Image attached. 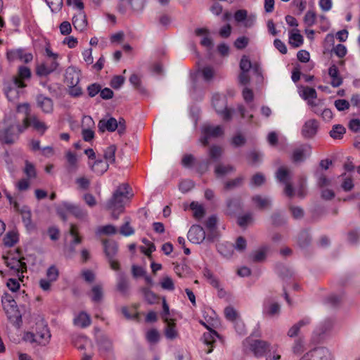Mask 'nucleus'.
<instances>
[{
    "mask_svg": "<svg viewBox=\"0 0 360 360\" xmlns=\"http://www.w3.org/2000/svg\"><path fill=\"white\" fill-rule=\"evenodd\" d=\"M129 184H120L105 203V209L112 212L114 219H117L120 214L124 211V199L129 198Z\"/></svg>",
    "mask_w": 360,
    "mask_h": 360,
    "instance_id": "nucleus-1",
    "label": "nucleus"
},
{
    "mask_svg": "<svg viewBox=\"0 0 360 360\" xmlns=\"http://www.w3.org/2000/svg\"><path fill=\"white\" fill-rule=\"evenodd\" d=\"M32 72L30 68L20 65L18 68L17 75L13 76L10 82L5 86L4 91L9 100L14 99L18 94V89L27 86L26 81L30 80Z\"/></svg>",
    "mask_w": 360,
    "mask_h": 360,
    "instance_id": "nucleus-2",
    "label": "nucleus"
},
{
    "mask_svg": "<svg viewBox=\"0 0 360 360\" xmlns=\"http://www.w3.org/2000/svg\"><path fill=\"white\" fill-rule=\"evenodd\" d=\"M1 302L8 319L19 328L22 323V316L13 296L7 292L4 293L1 297Z\"/></svg>",
    "mask_w": 360,
    "mask_h": 360,
    "instance_id": "nucleus-3",
    "label": "nucleus"
},
{
    "mask_svg": "<svg viewBox=\"0 0 360 360\" xmlns=\"http://www.w3.org/2000/svg\"><path fill=\"white\" fill-rule=\"evenodd\" d=\"M212 105L217 113L225 121H229L232 117V110L227 108V101L226 98L221 97L219 94L212 96Z\"/></svg>",
    "mask_w": 360,
    "mask_h": 360,
    "instance_id": "nucleus-4",
    "label": "nucleus"
},
{
    "mask_svg": "<svg viewBox=\"0 0 360 360\" xmlns=\"http://www.w3.org/2000/svg\"><path fill=\"white\" fill-rule=\"evenodd\" d=\"M247 342H248L250 350L257 358L265 356L272 350L271 344L267 341L248 339Z\"/></svg>",
    "mask_w": 360,
    "mask_h": 360,
    "instance_id": "nucleus-5",
    "label": "nucleus"
},
{
    "mask_svg": "<svg viewBox=\"0 0 360 360\" xmlns=\"http://www.w3.org/2000/svg\"><path fill=\"white\" fill-rule=\"evenodd\" d=\"M331 352L326 347H315L305 353L299 360H333Z\"/></svg>",
    "mask_w": 360,
    "mask_h": 360,
    "instance_id": "nucleus-6",
    "label": "nucleus"
},
{
    "mask_svg": "<svg viewBox=\"0 0 360 360\" xmlns=\"http://www.w3.org/2000/svg\"><path fill=\"white\" fill-rule=\"evenodd\" d=\"M311 154V146L309 144H302L292 150L290 160L294 164L301 163L304 162Z\"/></svg>",
    "mask_w": 360,
    "mask_h": 360,
    "instance_id": "nucleus-7",
    "label": "nucleus"
},
{
    "mask_svg": "<svg viewBox=\"0 0 360 360\" xmlns=\"http://www.w3.org/2000/svg\"><path fill=\"white\" fill-rule=\"evenodd\" d=\"M18 139L15 134V124H9L0 129V143L6 145H13Z\"/></svg>",
    "mask_w": 360,
    "mask_h": 360,
    "instance_id": "nucleus-8",
    "label": "nucleus"
},
{
    "mask_svg": "<svg viewBox=\"0 0 360 360\" xmlns=\"http://www.w3.org/2000/svg\"><path fill=\"white\" fill-rule=\"evenodd\" d=\"M98 349L101 355L105 360H114L113 347L112 341L105 336H102L98 340Z\"/></svg>",
    "mask_w": 360,
    "mask_h": 360,
    "instance_id": "nucleus-9",
    "label": "nucleus"
},
{
    "mask_svg": "<svg viewBox=\"0 0 360 360\" xmlns=\"http://www.w3.org/2000/svg\"><path fill=\"white\" fill-rule=\"evenodd\" d=\"M281 313V306L275 302L272 297H267L264 299L262 306V314L268 317L278 316Z\"/></svg>",
    "mask_w": 360,
    "mask_h": 360,
    "instance_id": "nucleus-10",
    "label": "nucleus"
},
{
    "mask_svg": "<svg viewBox=\"0 0 360 360\" xmlns=\"http://www.w3.org/2000/svg\"><path fill=\"white\" fill-rule=\"evenodd\" d=\"M6 58L10 62L19 60L25 63H28L32 60L33 55L30 52H25L23 49H18L8 51Z\"/></svg>",
    "mask_w": 360,
    "mask_h": 360,
    "instance_id": "nucleus-11",
    "label": "nucleus"
},
{
    "mask_svg": "<svg viewBox=\"0 0 360 360\" xmlns=\"http://www.w3.org/2000/svg\"><path fill=\"white\" fill-rule=\"evenodd\" d=\"M201 324H202L209 331L204 333L201 340L205 345H206L210 348L206 351L207 354H210L213 351L214 344L216 342V338H220L219 334L214 329H212L208 325L205 323L200 321Z\"/></svg>",
    "mask_w": 360,
    "mask_h": 360,
    "instance_id": "nucleus-12",
    "label": "nucleus"
},
{
    "mask_svg": "<svg viewBox=\"0 0 360 360\" xmlns=\"http://www.w3.org/2000/svg\"><path fill=\"white\" fill-rule=\"evenodd\" d=\"M187 237L190 242L200 244L205 240L206 233L201 226L195 224L190 228Z\"/></svg>",
    "mask_w": 360,
    "mask_h": 360,
    "instance_id": "nucleus-13",
    "label": "nucleus"
},
{
    "mask_svg": "<svg viewBox=\"0 0 360 360\" xmlns=\"http://www.w3.org/2000/svg\"><path fill=\"white\" fill-rule=\"evenodd\" d=\"M35 335L37 345L46 346L49 343L51 335L47 325L44 323H37Z\"/></svg>",
    "mask_w": 360,
    "mask_h": 360,
    "instance_id": "nucleus-14",
    "label": "nucleus"
},
{
    "mask_svg": "<svg viewBox=\"0 0 360 360\" xmlns=\"http://www.w3.org/2000/svg\"><path fill=\"white\" fill-rule=\"evenodd\" d=\"M319 128V124L316 120H309L303 124L301 130V134L304 139H312L316 135Z\"/></svg>",
    "mask_w": 360,
    "mask_h": 360,
    "instance_id": "nucleus-15",
    "label": "nucleus"
},
{
    "mask_svg": "<svg viewBox=\"0 0 360 360\" xmlns=\"http://www.w3.org/2000/svg\"><path fill=\"white\" fill-rule=\"evenodd\" d=\"M56 60H46L36 68V74L39 77H46L54 72L58 67Z\"/></svg>",
    "mask_w": 360,
    "mask_h": 360,
    "instance_id": "nucleus-16",
    "label": "nucleus"
},
{
    "mask_svg": "<svg viewBox=\"0 0 360 360\" xmlns=\"http://www.w3.org/2000/svg\"><path fill=\"white\" fill-rule=\"evenodd\" d=\"M226 214L234 216L243 210V202L240 197L229 198L226 201Z\"/></svg>",
    "mask_w": 360,
    "mask_h": 360,
    "instance_id": "nucleus-17",
    "label": "nucleus"
},
{
    "mask_svg": "<svg viewBox=\"0 0 360 360\" xmlns=\"http://www.w3.org/2000/svg\"><path fill=\"white\" fill-rule=\"evenodd\" d=\"M6 266L9 267L11 270L17 274L20 279L24 276L22 274L27 271V264L23 262L22 259H17L15 258H11L10 260L6 262Z\"/></svg>",
    "mask_w": 360,
    "mask_h": 360,
    "instance_id": "nucleus-18",
    "label": "nucleus"
},
{
    "mask_svg": "<svg viewBox=\"0 0 360 360\" xmlns=\"http://www.w3.org/2000/svg\"><path fill=\"white\" fill-rule=\"evenodd\" d=\"M334 323L335 321L333 319H326L319 325L314 330V334L319 337V340H323L332 330Z\"/></svg>",
    "mask_w": 360,
    "mask_h": 360,
    "instance_id": "nucleus-19",
    "label": "nucleus"
},
{
    "mask_svg": "<svg viewBox=\"0 0 360 360\" xmlns=\"http://www.w3.org/2000/svg\"><path fill=\"white\" fill-rule=\"evenodd\" d=\"M36 103L43 112L46 114L51 113L53 110V102L51 98L39 94L36 96Z\"/></svg>",
    "mask_w": 360,
    "mask_h": 360,
    "instance_id": "nucleus-20",
    "label": "nucleus"
},
{
    "mask_svg": "<svg viewBox=\"0 0 360 360\" xmlns=\"http://www.w3.org/2000/svg\"><path fill=\"white\" fill-rule=\"evenodd\" d=\"M81 72L74 66L68 67L65 73V82L68 86L76 85L79 82Z\"/></svg>",
    "mask_w": 360,
    "mask_h": 360,
    "instance_id": "nucleus-21",
    "label": "nucleus"
},
{
    "mask_svg": "<svg viewBox=\"0 0 360 360\" xmlns=\"http://www.w3.org/2000/svg\"><path fill=\"white\" fill-rule=\"evenodd\" d=\"M64 206L69 213L78 219L84 220L88 216L87 212L77 205L65 201Z\"/></svg>",
    "mask_w": 360,
    "mask_h": 360,
    "instance_id": "nucleus-22",
    "label": "nucleus"
},
{
    "mask_svg": "<svg viewBox=\"0 0 360 360\" xmlns=\"http://www.w3.org/2000/svg\"><path fill=\"white\" fill-rule=\"evenodd\" d=\"M98 128L101 133H103L105 131L113 132L117 128V120L112 117L108 120L102 119L98 122Z\"/></svg>",
    "mask_w": 360,
    "mask_h": 360,
    "instance_id": "nucleus-23",
    "label": "nucleus"
},
{
    "mask_svg": "<svg viewBox=\"0 0 360 360\" xmlns=\"http://www.w3.org/2000/svg\"><path fill=\"white\" fill-rule=\"evenodd\" d=\"M72 25L75 30L83 32L87 27V19L84 11H79L72 18Z\"/></svg>",
    "mask_w": 360,
    "mask_h": 360,
    "instance_id": "nucleus-24",
    "label": "nucleus"
},
{
    "mask_svg": "<svg viewBox=\"0 0 360 360\" xmlns=\"http://www.w3.org/2000/svg\"><path fill=\"white\" fill-rule=\"evenodd\" d=\"M104 253L108 259H111L115 257L118 251L117 243L114 240H103Z\"/></svg>",
    "mask_w": 360,
    "mask_h": 360,
    "instance_id": "nucleus-25",
    "label": "nucleus"
},
{
    "mask_svg": "<svg viewBox=\"0 0 360 360\" xmlns=\"http://www.w3.org/2000/svg\"><path fill=\"white\" fill-rule=\"evenodd\" d=\"M116 289L123 296H126L128 295V290L129 289V283L127 277L124 273H120L118 274Z\"/></svg>",
    "mask_w": 360,
    "mask_h": 360,
    "instance_id": "nucleus-26",
    "label": "nucleus"
},
{
    "mask_svg": "<svg viewBox=\"0 0 360 360\" xmlns=\"http://www.w3.org/2000/svg\"><path fill=\"white\" fill-rule=\"evenodd\" d=\"M236 171V168L231 165L218 163L214 167V174L217 178H222L226 175Z\"/></svg>",
    "mask_w": 360,
    "mask_h": 360,
    "instance_id": "nucleus-27",
    "label": "nucleus"
},
{
    "mask_svg": "<svg viewBox=\"0 0 360 360\" xmlns=\"http://www.w3.org/2000/svg\"><path fill=\"white\" fill-rule=\"evenodd\" d=\"M311 323V319L309 317H305L297 323H295L288 331V336L290 338L297 337L300 333V328Z\"/></svg>",
    "mask_w": 360,
    "mask_h": 360,
    "instance_id": "nucleus-28",
    "label": "nucleus"
},
{
    "mask_svg": "<svg viewBox=\"0 0 360 360\" xmlns=\"http://www.w3.org/2000/svg\"><path fill=\"white\" fill-rule=\"evenodd\" d=\"M328 75L331 77L330 84L333 87H338L342 84V78L339 75L338 68L333 64L328 69Z\"/></svg>",
    "mask_w": 360,
    "mask_h": 360,
    "instance_id": "nucleus-29",
    "label": "nucleus"
},
{
    "mask_svg": "<svg viewBox=\"0 0 360 360\" xmlns=\"http://www.w3.org/2000/svg\"><path fill=\"white\" fill-rule=\"evenodd\" d=\"M276 178L281 184H288L291 181V174L290 170L285 167H280L276 172Z\"/></svg>",
    "mask_w": 360,
    "mask_h": 360,
    "instance_id": "nucleus-30",
    "label": "nucleus"
},
{
    "mask_svg": "<svg viewBox=\"0 0 360 360\" xmlns=\"http://www.w3.org/2000/svg\"><path fill=\"white\" fill-rule=\"evenodd\" d=\"M108 168L109 163L102 159L95 160L94 164L91 166V170L99 176L103 175L105 172H107Z\"/></svg>",
    "mask_w": 360,
    "mask_h": 360,
    "instance_id": "nucleus-31",
    "label": "nucleus"
},
{
    "mask_svg": "<svg viewBox=\"0 0 360 360\" xmlns=\"http://www.w3.org/2000/svg\"><path fill=\"white\" fill-rule=\"evenodd\" d=\"M304 39L297 29L292 30L289 34V44L294 48H297L303 44Z\"/></svg>",
    "mask_w": 360,
    "mask_h": 360,
    "instance_id": "nucleus-32",
    "label": "nucleus"
},
{
    "mask_svg": "<svg viewBox=\"0 0 360 360\" xmlns=\"http://www.w3.org/2000/svg\"><path fill=\"white\" fill-rule=\"evenodd\" d=\"M91 320L90 316L84 311L80 312L75 319L74 324L82 328H86L91 325Z\"/></svg>",
    "mask_w": 360,
    "mask_h": 360,
    "instance_id": "nucleus-33",
    "label": "nucleus"
},
{
    "mask_svg": "<svg viewBox=\"0 0 360 360\" xmlns=\"http://www.w3.org/2000/svg\"><path fill=\"white\" fill-rule=\"evenodd\" d=\"M91 300L93 302L99 303L103 298V286L101 284L94 285L91 289Z\"/></svg>",
    "mask_w": 360,
    "mask_h": 360,
    "instance_id": "nucleus-34",
    "label": "nucleus"
},
{
    "mask_svg": "<svg viewBox=\"0 0 360 360\" xmlns=\"http://www.w3.org/2000/svg\"><path fill=\"white\" fill-rule=\"evenodd\" d=\"M252 200L255 204L256 207L259 210L269 208L271 205V201L269 198H263L260 195L252 196Z\"/></svg>",
    "mask_w": 360,
    "mask_h": 360,
    "instance_id": "nucleus-35",
    "label": "nucleus"
},
{
    "mask_svg": "<svg viewBox=\"0 0 360 360\" xmlns=\"http://www.w3.org/2000/svg\"><path fill=\"white\" fill-rule=\"evenodd\" d=\"M117 150V146L115 144H112L108 146L103 151V158L109 164H114L115 162V153Z\"/></svg>",
    "mask_w": 360,
    "mask_h": 360,
    "instance_id": "nucleus-36",
    "label": "nucleus"
},
{
    "mask_svg": "<svg viewBox=\"0 0 360 360\" xmlns=\"http://www.w3.org/2000/svg\"><path fill=\"white\" fill-rule=\"evenodd\" d=\"M65 157L68 162V172L69 173L75 172L77 169V159L75 154L71 151H68Z\"/></svg>",
    "mask_w": 360,
    "mask_h": 360,
    "instance_id": "nucleus-37",
    "label": "nucleus"
},
{
    "mask_svg": "<svg viewBox=\"0 0 360 360\" xmlns=\"http://www.w3.org/2000/svg\"><path fill=\"white\" fill-rule=\"evenodd\" d=\"M202 134H206L210 137H218L223 134V129L221 126H206L202 129Z\"/></svg>",
    "mask_w": 360,
    "mask_h": 360,
    "instance_id": "nucleus-38",
    "label": "nucleus"
},
{
    "mask_svg": "<svg viewBox=\"0 0 360 360\" xmlns=\"http://www.w3.org/2000/svg\"><path fill=\"white\" fill-rule=\"evenodd\" d=\"M145 301L149 304H154L158 302V296L148 288H142L141 289Z\"/></svg>",
    "mask_w": 360,
    "mask_h": 360,
    "instance_id": "nucleus-39",
    "label": "nucleus"
},
{
    "mask_svg": "<svg viewBox=\"0 0 360 360\" xmlns=\"http://www.w3.org/2000/svg\"><path fill=\"white\" fill-rule=\"evenodd\" d=\"M223 154V150L221 146L213 145L209 148V157L211 160L218 162L221 159Z\"/></svg>",
    "mask_w": 360,
    "mask_h": 360,
    "instance_id": "nucleus-40",
    "label": "nucleus"
},
{
    "mask_svg": "<svg viewBox=\"0 0 360 360\" xmlns=\"http://www.w3.org/2000/svg\"><path fill=\"white\" fill-rule=\"evenodd\" d=\"M346 133L345 127L342 124H335L330 131L329 134L333 139H342Z\"/></svg>",
    "mask_w": 360,
    "mask_h": 360,
    "instance_id": "nucleus-41",
    "label": "nucleus"
},
{
    "mask_svg": "<svg viewBox=\"0 0 360 360\" xmlns=\"http://www.w3.org/2000/svg\"><path fill=\"white\" fill-rule=\"evenodd\" d=\"M20 214L22 215V221L26 228H32L33 224L32 223V213L29 207L27 206L22 207L20 210Z\"/></svg>",
    "mask_w": 360,
    "mask_h": 360,
    "instance_id": "nucleus-42",
    "label": "nucleus"
},
{
    "mask_svg": "<svg viewBox=\"0 0 360 360\" xmlns=\"http://www.w3.org/2000/svg\"><path fill=\"white\" fill-rule=\"evenodd\" d=\"M167 323V326L165 328V337L170 340H173L178 337V331L176 329V324L174 323Z\"/></svg>",
    "mask_w": 360,
    "mask_h": 360,
    "instance_id": "nucleus-43",
    "label": "nucleus"
},
{
    "mask_svg": "<svg viewBox=\"0 0 360 360\" xmlns=\"http://www.w3.org/2000/svg\"><path fill=\"white\" fill-rule=\"evenodd\" d=\"M311 236L307 231H302L300 233L297 238L298 245L301 248H307L311 243Z\"/></svg>",
    "mask_w": 360,
    "mask_h": 360,
    "instance_id": "nucleus-44",
    "label": "nucleus"
},
{
    "mask_svg": "<svg viewBox=\"0 0 360 360\" xmlns=\"http://www.w3.org/2000/svg\"><path fill=\"white\" fill-rule=\"evenodd\" d=\"M307 177L300 176L298 178L297 182V196L300 198H304L307 195Z\"/></svg>",
    "mask_w": 360,
    "mask_h": 360,
    "instance_id": "nucleus-45",
    "label": "nucleus"
},
{
    "mask_svg": "<svg viewBox=\"0 0 360 360\" xmlns=\"http://www.w3.org/2000/svg\"><path fill=\"white\" fill-rule=\"evenodd\" d=\"M30 124L38 131H40L41 134H44V132L48 129L46 124L43 122L39 120V119L36 116H32L30 118Z\"/></svg>",
    "mask_w": 360,
    "mask_h": 360,
    "instance_id": "nucleus-46",
    "label": "nucleus"
},
{
    "mask_svg": "<svg viewBox=\"0 0 360 360\" xmlns=\"http://www.w3.org/2000/svg\"><path fill=\"white\" fill-rule=\"evenodd\" d=\"M266 257V254L265 248H261L250 255V259L254 262H262L265 260Z\"/></svg>",
    "mask_w": 360,
    "mask_h": 360,
    "instance_id": "nucleus-47",
    "label": "nucleus"
},
{
    "mask_svg": "<svg viewBox=\"0 0 360 360\" xmlns=\"http://www.w3.org/2000/svg\"><path fill=\"white\" fill-rule=\"evenodd\" d=\"M129 80L137 91L142 94L146 93V89L141 84V77L138 75L132 74Z\"/></svg>",
    "mask_w": 360,
    "mask_h": 360,
    "instance_id": "nucleus-48",
    "label": "nucleus"
},
{
    "mask_svg": "<svg viewBox=\"0 0 360 360\" xmlns=\"http://www.w3.org/2000/svg\"><path fill=\"white\" fill-rule=\"evenodd\" d=\"M18 240V235L13 231L8 232L4 238V243L6 247H13Z\"/></svg>",
    "mask_w": 360,
    "mask_h": 360,
    "instance_id": "nucleus-49",
    "label": "nucleus"
},
{
    "mask_svg": "<svg viewBox=\"0 0 360 360\" xmlns=\"http://www.w3.org/2000/svg\"><path fill=\"white\" fill-rule=\"evenodd\" d=\"M126 221L120 229V233L124 236H129L134 233V229L130 226L129 218L126 217Z\"/></svg>",
    "mask_w": 360,
    "mask_h": 360,
    "instance_id": "nucleus-50",
    "label": "nucleus"
},
{
    "mask_svg": "<svg viewBox=\"0 0 360 360\" xmlns=\"http://www.w3.org/2000/svg\"><path fill=\"white\" fill-rule=\"evenodd\" d=\"M244 178L238 176L234 179L227 181L224 183V189L226 191L232 190L238 186L242 185Z\"/></svg>",
    "mask_w": 360,
    "mask_h": 360,
    "instance_id": "nucleus-51",
    "label": "nucleus"
},
{
    "mask_svg": "<svg viewBox=\"0 0 360 360\" xmlns=\"http://www.w3.org/2000/svg\"><path fill=\"white\" fill-rule=\"evenodd\" d=\"M191 209L193 211V215L195 218L200 219L205 215L204 207L196 202H192L190 205Z\"/></svg>",
    "mask_w": 360,
    "mask_h": 360,
    "instance_id": "nucleus-52",
    "label": "nucleus"
},
{
    "mask_svg": "<svg viewBox=\"0 0 360 360\" xmlns=\"http://www.w3.org/2000/svg\"><path fill=\"white\" fill-rule=\"evenodd\" d=\"M225 318L231 322L236 321L238 314L236 310L231 306H228L224 309Z\"/></svg>",
    "mask_w": 360,
    "mask_h": 360,
    "instance_id": "nucleus-53",
    "label": "nucleus"
},
{
    "mask_svg": "<svg viewBox=\"0 0 360 360\" xmlns=\"http://www.w3.org/2000/svg\"><path fill=\"white\" fill-rule=\"evenodd\" d=\"M53 13H58L63 7V0H45Z\"/></svg>",
    "mask_w": 360,
    "mask_h": 360,
    "instance_id": "nucleus-54",
    "label": "nucleus"
},
{
    "mask_svg": "<svg viewBox=\"0 0 360 360\" xmlns=\"http://www.w3.org/2000/svg\"><path fill=\"white\" fill-rule=\"evenodd\" d=\"M203 274L213 287L216 288L219 287V282L218 279L213 275L210 269H205L203 271Z\"/></svg>",
    "mask_w": 360,
    "mask_h": 360,
    "instance_id": "nucleus-55",
    "label": "nucleus"
},
{
    "mask_svg": "<svg viewBox=\"0 0 360 360\" xmlns=\"http://www.w3.org/2000/svg\"><path fill=\"white\" fill-rule=\"evenodd\" d=\"M97 233L104 235H113L117 233V229L112 224L101 226L98 229Z\"/></svg>",
    "mask_w": 360,
    "mask_h": 360,
    "instance_id": "nucleus-56",
    "label": "nucleus"
},
{
    "mask_svg": "<svg viewBox=\"0 0 360 360\" xmlns=\"http://www.w3.org/2000/svg\"><path fill=\"white\" fill-rule=\"evenodd\" d=\"M125 78L122 75H115L110 80V85L114 89H119L124 83Z\"/></svg>",
    "mask_w": 360,
    "mask_h": 360,
    "instance_id": "nucleus-57",
    "label": "nucleus"
},
{
    "mask_svg": "<svg viewBox=\"0 0 360 360\" xmlns=\"http://www.w3.org/2000/svg\"><path fill=\"white\" fill-rule=\"evenodd\" d=\"M301 96L304 100L314 99L317 97V93L314 88L307 86L304 88Z\"/></svg>",
    "mask_w": 360,
    "mask_h": 360,
    "instance_id": "nucleus-58",
    "label": "nucleus"
},
{
    "mask_svg": "<svg viewBox=\"0 0 360 360\" xmlns=\"http://www.w3.org/2000/svg\"><path fill=\"white\" fill-rule=\"evenodd\" d=\"M146 339L149 342L156 343L160 340V333L155 328L150 329L146 333Z\"/></svg>",
    "mask_w": 360,
    "mask_h": 360,
    "instance_id": "nucleus-59",
    "label": "nucleus"
},
{
    "mask_svg": "<svg viewBox=\"0 0 360 360\" xmlns=\"http://www.w3.org/2000/svg\"><path fill=\"white\" fill-rule=\"evenodd\" d=\"M239 65L241 71L249 72V70L252 68V63H251L249 58L247 56L244 55L242 56L240 59Z\"/></svg>",
    "mask_w": 360,
    "mask_h": 360,
    "instance_id": "nucleus-60",
    "label": "nucleus"
},
{
    "mask_svg": "<svg viewBox=\"0 0 360 360\" xmlns=\"http://www.w3.org/2000/svg\"><path fill=\"white\" fill-rule=\"evenodd\" d=\"M59 276V271L55 265H51L46 271V276L51 281H56Z\"/></svg>",
    "mask_w": 360,
    "mask_h": 360,
    "instance_id": "nucleus-61",
    "label": "nucleus"
},
{
    "mask_svg": "<svg viewBox=\"0 0 360 360\" xmlns=\"http://www.w3.org/2000/svg\"><path fill=\"white\" fill-rule=\"evenodd\" d=\"M210 165V160H204L197 163L196 171L200 174H203L209 169Z\"/></svg>",
    "mask_w": 360,
    "mask_h": 360,
    "instance_id": "nucleus-62",
    "label": "nucleus"
},
{
    "mask_svg": "<svg viewBox=\"0 0 360 360\" xmlns=\"http://www.w3.org/2000/svg\"><path fill=\"white\" fill-rule=\"evenodd\" d=\"M202 75L204 80L207 82H209L214 78V70L210 66L204 67L202 69Z\"/></svg>",
    "mask_w": 360,
    "mask_h": 360,
    "instance_id": "nucleus-63",
    "label": "nucleus"
},
{
    "mask_svg": "<svg viewBox=\"0 0 360 360\" xmlns=\"http://www.w3.org/2000/svg\"><path fill=\"white\" fill-rule=\"evenodd\" d=\"M236 250L243 252L247 247V242L244 237L239 236L237 238L235 244L231 245Z\"/></svg>",
    "mask_w": 360,
    "mask_h": 360,
    "instance_id": "nucleus-64",
    "label": "nucleus"
}]
</instances>
